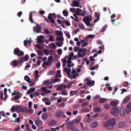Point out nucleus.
<instances>
[{"instance_id":"obj_1","label":"nucleus","mask_w":131,"mask_h":131,"mask_svg":"<svg viewBox=\"0 0 131 131\" xmlns=\"http://www.w3.org/2000/svg\"><path fill=\"white\" fill-rule=\"evenodd\" d=\"M116 124L115 119L113 118L107 120L103 124V125L104 127H107L109 130H111L113 128Z\"/></svg>"},{"instance_id":"obj_2","label":"nucleus","mask_w":131,"mask_h":131,"mask_svg":"<svg viewBox=\"0 0 131 131\" xmlns=\"http://www.w3.org/2000/svg\"><path fill=\"white\" fill-rule=\"evenodd\" d=\"M56 17V15L54 13L52 14L49 13L48 16V19L49 21L52 23H54L55 25L56 23L55 22V20L53 19L55 18Z\"/></svg>"},{"instance_id":"obj_3","label":"nucleus","mask_w":131,"mask_h":131,"mask_svg":"<svg viewBox=\"0 0 131 131\" xmlns=\"http://www.w3.org/2000/svg\"><path fill=\"white\" fill-rule=\"evenodd\" d=\"M111 113L116 116H117L119 115V110L117 107H114L112 108L111 111Z\"/></svg>"},{"instance_id":"obj_4","label":"nucleus","mask_w":131,"mask_h":131,"mask_svg":"<svg viewBox=\"0 0 131 131\" xmlns=\"http://www.w3.org/2000/svg\"><path fill=\"white\" fill-rule=\"evenodd\" d=\"M14 53L15 55L19 56H23L24 54L23 52V51H21L17 47L14 49Z\"/></svg>"},{"instance_id":"obj_5","label":"nucleus","mask_w":131,"mask_h":131,"mask_svg":"<svg viewBox=\"0 0 131 131\" xmlns=\"http://www.w3.org/2000/svg\"><path fill=\"white\" fill-rule=\"evenodd\" d=\"M126 113L129 114L131 111V102L129 103L126 107Z\"/></svg>"},{"instance_id":"obj_6","label":"nucleus","mask_w":131,"mask_h":131,"mask_svg":"<svg viewBox=\"0 0 131 131\" xmlns=\"http://www.w3.org/2000/svg\"><path fill=\"white\" fill-rule=\"evenodd\" d=\"M44 37V36H40L38 38V40L37 41V42L39 44H41L43 43V38Z\"/></svg>"},{"instance_id":"obj_7","label":"nucleus","mask_w":131,"mask_h":131,"mask_svg":"<svg viewBox=\"0 0 131 131\" xmlns=\"http://www.w3.org/2000/svg\"><path fill=\"white\" fill-rule=\"evenodd\" d=\"M63 114L64 113L62 111H58L54 113L55 116L57 117H61Z\"/></svg>"},{"instance_id":"obj_8","label":"nucleus","mask_w":131,"mask_h":131,"mask_svg":"<svg viewBox=\"0 0 131 131\" xmlns=\"http://www.w3.org/2000/svg\"><path fill=\"white\" fill-rule=\"evenodd\" d=\"M126 114L125 110L123 107H121L120 109V115L122 117H124Z\"/></svg>"},{"instance_id":"obj_9","label":"nucleus","mask_w":131,"mask_h":131,"mask_svg":"<svg viewBox=\"0 0 131 131\" xmlns=\"http://www.w3.org/2000/svg\"><path fill=\"white\" fill-rule=\"evenodd\" d=\"M86 81L87 82L86 83V84L88 85H92V86L94 85L95 82L94 81H91L89 80L88 78H86Z\"/></svg>"},{"instance_id":"obj_10","label":"nucleus","mask_w":131,"mask_h":131,"mask_svg":"<svg viewBox=\"0 0 131 131\" xmlns=\"http://www.w3.org/2000/svg\"><path fill=\"white\" fill-rule=\"evenodd\" d=\"M35 123L37 127H39L43 124V122L39 119H37L35 121Z\"/></svg>"},{"instance_id":"obj_11","label":"nucleus","mask_w":131,"mask_h":131,"mask_svg":"<svg viewBox=\"0 0 131 131\" xmlns=\"http://www.w3.org/2000/svg\"><path fill=\"white\" fill-rule=\"evenodd\" d=\"M118 124V127L119 128H123L124 127H127V126L126 125V123L124 122H119Z\"/></svg>"},{"instance_id":"obj_12","label":"nucleus","mask_w":131,"mask_h":131,"mask_svg":"<svg viewBox=\"0 0 131 131\" xmlns=\"http://www.w3.org/2000/svg\"><path fill=\"white\" fill-rule=\"evenodd\" d=\"M52 62H49L48 61L47 62H44L42 64V66L43 68L45 67V65H46L48 66H50L52 64Z\"/></svg>"},{"instance_id":"obj_13","label":"nucleus","mask_w":131,"mask_h":131,"mask_svg":"<svg viewBox=\"0 0 131 131\" xmlns=\"http://www.w3.org/2000/svg\"><path fill=\"white\" fill-rule=\"evenodd\" d=\"M80 4V3L79 2L76 1H75L73 2V4H71V5L73 7H79Z\"/></svg>"},{"instance_id":"obj_14","label":"nucleus","mask_w":131,"mask_h":131,"mask_svg":"<svg viewBox=\"0 0 131 131\" xmlns=\"http://www.w3.org/2000/svg\"><path fill=\"white\" fill-rule=\"evenodd\" d=\"M18 63V61L16 60H15L11 62L10 63V65L12 66L16 67L17 66Z\"/></svg>"},{"instance_id":"obj_15","label":"nucleus","mask_w":131,"mask_h":131,"mask_svg":"<svg viewBox=\"0 0 131 131\" xmlns=\"http://www.w3.org/2000/svg\"><path fill=\"white\" fill-rule=\"evenodd\" d=\"M111 22L112 24L115 26H117L119 24V22L117 21V19H111Z\"/></svg>"},{"instance_id":"obj_16","label":"nucleus","mask_w":131,"mask_h":131,"mask_svg":"<svg viewBox=\"0 0 131 131\" xmlns=\"http://www.w3.org/2000/svg\"><path fill=\"white\" fill-rule=\"evenodd\" d=\"M93 111L95 112H101L102 110L100 107H97L94 108Z\"/></svg>"},{"instance_id":"obj_17","label":"nucleus","mask_w":131,"mask_h":131,"mask_svg":"<svg viewBox=\"0 0 131 131\" xmlns=\"http://www.w3.org/2000/svg\"><path fill=\"white\" fill-rule=\"evenodd\" d=\"M24 79L29 83H30L32 82L31 81L30 78L27 75H26L25 76Z\"/></svg>"},{"instance_id":"obj_18","label":"nucleus","mask_w":131,"mask_h":131,"mask_svg":"<svg viewBox=\"0 0 131 131\" xmlns=\"http://www.w3.org/2000/svg\"><path fill=\"white\" fill-rule=\"evenodd\" d=\"M130 99V97L129 96H127L126 97V98L123 99L122 103L124 104L128 102Z\"/></svg>"},{"instance_id":"obj_19","label":"nucleus","mask_w":131,"mask_h":131,"mask_svg":"<svg viewBox=\"0 0 131 131\" xmlns=\"http://www.w3.org/2000/svg\"><path fill=\"white\" fill-rule=\"evenodd\" d=\"M61 94L64 95H68L67 91L64 90H62L60 92Z\"/></svg>"},{"instance_id":"obj_20","label":"nucleus","mask_w":131,"mask_h":131,"mask_svg":"<svg viewBox=\"0 0 131 131\" xmlns=\"http://www.w3.org/2000/svg\"><path fill=\"white\" fill-rule=\"evenodd\" d=\"M34 31L35 32L38 33L41 31V29L37 28V27L35 26L33 27Z\"/></svg>"},{"instance_id":"obj_21","label":"nucleus","mask_w":131,"mask_h":131,"mask_svg":"<svg viewBox=\"0 0 131 131\" xmlns=\"http://www.w3.org/2000/svg\"><path fill=\"white\" fill-rule=\"evenodd\" d=\"M32 12H30L29 15V20L32 23L33 22V20L32 19Z\"/></svg>"},{"instance_id":"obj_22","label":"nucleus","mask_w":131,"mask_h":131,"mask_svg":"<svg viewBox=\"0 0 131 131\" xmlns=\"http://www.w3.org/2000/svg\"><path fill=\"white\" fill-rule=\"evenodd\" d=\"M54 79L53 78L51 79L50 83H54L55 82H57L59 81V80L60 79L58 78H55Z\"/></svg>"},{"instance_id":"obj_23","label":"nucleus","mask_w":131,"mask_h":131,"mask_svg":"<svg viewBox=\"0 0 131 131\" xmlns=\"http://www.w3.org/2000/svg\"><path fill=\"white\" fill-rule=\"evenodd\" d=\"M98 124L96 122H93L90 125L93 128L96 127L97 126Z\"/></svg>"},{"instance_id":"obj_24","label":"nucleus","mask_w":131,"mask_h":131,"mask_svg":"<svg viewBox=\"0 0 131 131\" xmlns=\"http://www.w3.org/2000/svg\"><path fill=\"white\" fill-rule=\"evenodd\" d=\"M41 118L42 119H46L47 118L48 115L46 113L42 114L41 115Z\"/></svg>"},{"instance_id":"obj_25","label":"nucleus","mask_w":131,"mask_h":131,"mask_svg":"<svg viewBox=\"0 0 131 131\" xmlns=\"http://www.w3.org/2000/svg\"><path fill=\"white\" fill-rule=\"evenodd\" d=\"M107 27V24L105 25L100 30V31L101 32H104L106 30Z\"/></svg>"},{"instance_id":"obj_26","label":"nucleus","mask_w":131,"mask_h":131,"mask_svg":"<svg viewBox=\"0 0 131 131\" xmlns=\"http://www.w3.org/2000/svg\"><path fill=\"white\" fill-rule=\"evenodd\" d=\"M18 63L19 64H21L24 62V59L23 57H21L18 61Z\"/></svg>"},{"instance_id":"obj_27","label":"nucleus","mask_w":131,"mask_h":131,"mask_svg":"<svg viewBox=\"0 0 131 131\" xmlns=\"http://www.w3.org/2000/svg\"><path fill=\"white\" fill-rule=\"evenodd\" d=\"M14 92H13L12 94V96H14L15 95H19L20 94V93L19 91L17 90H14Z\"/></svg>"},{"instance_id":"obj_28","label":"nucleus","mask_w":131,"mask_h":131,"mask_svg":"<svg viewBox=\"0 0 131 131\" xmlns=\"http://www.w3.org/2000/svg\"><path fill=\"white\" fill-rule=\"evenodd\" d=\"M81 120V118L80 117H79L74 120V122L76 124L79 123Z\"/></svg>"},{"instance_id":"obj_29","label":"nucleus","mask_w":131,"mask_h":131,"mask_svg":"<svg viewBox=\"0 0 131 131\" xmlns=\"http://www.w3.org/2000/svg\"><path fill=\"white\" fill-rule=\"evenodd\" d=\"M54 74V71L53 70H50L48 71L47 74V75H52Z\"/></svg>"},{"instance_id":"obj_30","label":"nucleus","mask_w":131,"mask_h":131,"mask_svg":"<svg viewBox=\"0 0 131 131\" xmlns=\"http://www.w3.org/2000/svg\"><path fill=\"white\" fill-rule=\"evenodd\" d=\"M83 20L84 23L89 21L90 20V18L88 17H84L83 18Z\"/></svg>"},{"instance_id":"obj_31","label":"nucleus","mask_w":131,"mask_h":131,"mask_svg":"<svg viewBox=\"0 0 131 131\" xmlns=\"http://www.w3.org/2000/svg\"><path fill=\"white\" fill-rule=\"evenodd\" d=\"M56 124V121L53 120H52L50 121L49 123L50 126H53Z\"/></svg>"},{"instance_id":"obj_32","label":"nucleus","mask_w":131,"mask_h":131,"mask_svg":"<svg viewBox=\"0 0 131 131\" xmlns=\"http://www.w3.org/2000/svg\"><path fill=\"white\" fill-rule=\"evenodd\" d=\"M63 15L65 16H67L68 15V10H64L62 12Z\"/></svg>"},{"instance_id":"obj_33","label":"nucleus","mask_w":131,"mask_h":131,"mask_svg":"<svg viewBox=\"0 0 131 131\" xmlns=\"http://www.w3.org/2000/svg\"><path fill=\"white\" fill-rule=\"evenodd\" d=\"M63 84H60L56 88V90L57 91H60V90H62V89Z\"/></svg>"},{"instance_id":"obj_34","label":"nucleus","mask_w":131,"mask_h":131,"mask_svg":"<svg viewBox=\"0 0 131 131\" xmlns=\"http://www.w3.org/2000/svg\"><path fill=\"white\" fill-rule=\"evenodd\" d=\"M106 101V99L104 98H101L99 101V102L100 103H103L105 102Z\"/></svg>"},{"instance_id":"obj_35","label":"nucleus","mask_w":131,"mask_h":131,"mask_svg":"<svg viewBox=\"0 0 131 131\" xmlns=\"http://www.w3.org/2000/svg\"><path fill=\"white\" fill-rule=\"evenodd\" d=\"M21 108V106L20 105H17L16 107V111H18L20 112Z\"/></svg>"},{"instance_id":"obj_36","label":"nucleus","mask_w":131,"mask_h":131,"mask_svg":"<svg viewBox=\"0 0 131 131\" xmlns=\"http://www.w3.org/2000/svg\"><path fill=\"white\" fill-rule=\"evenodd\" d=\"M110 104L111 105L114 107L116 106L117 105V102L115 101H112L110 102Z\"/></svg>"},{"instance_id":"obj_37","label":"nucleus","mask_w":131,"mask_h":131,"mask_svg":"<svg viewBox=\"0 0 131 131\" xmlns=\"http://www.w3.org/2000/svg\"><path fill=\"white\" fill-rule=\"evenodd\" d=\"M56 34L58 36H60V35H62L63 33L62 31H60L57 30L56 31Z\"/></svg>"},{"instance_id":"obj_38","label":"nucleus","mask_w":131,"mask_h":131,"mask_svg":"<svg viewBox=\"0 0 131 131\" xmlns=\"http://www.w3.org/2000/svg\"><path fill=\"white\" fill-rule=\"evenodd\" d=\"M99 67V66L97 65H96L90 68V69L91 70H93L96 69L97 68Z\"/></svg>"},{"instance_id":"obj_39","label":"nucleus","mask_w":131,"mask_h":131,"mask_svg":"<svg viewBox=\"0 0 131 131\" xmlns=\"http://www.w3.org/2000/svg\"><path fill=\"white\" fill-rule=\"evenodd\" d=\"M69 125V126H68L67 127V129L70 130L73 129L74 128V126L72 125Z\"/></svg>"},{"instance_id":"obj_40","label":"nucleus","mask_w":131,"mask_h":131,"mask_svg":"<svg viewBox=\"0 0 131 131\" xmlns=\"http://www.w3.org/2000/svg\"><path fill=\"white\" fill-rule=\"evenodd\" d=\"M79 27L81 29H84V26L82 23H79Z\"/></svg>"},{"instance_id":"obj_41","label":"nucleus","mask_w":131,"mask_h":131,"mask_svg":"<svg viewBox=\"0 0 131 131\" xmlns=\"http://www.w3.org/2000/svg\"><path fill=\"white\" fill-rule=\"evenodd\" d=\"M27 107H23V108H21V110L20 112L22 113H23L27 111Z\"/></svg>"},{"instance_id":"obj_42","label":"nucleus","mask_w":131,"mask_h":131,"mask_svg":"<svg viewBox=\"0 0 131 131\" xmlns=\"http://www.w3.org/2000/svg\"><path fill=\"white\" fill-rule=\"evenodd\" d=\"M29 58V57L28 55V54H26L24 56V59L25 61H28Z\"/></svg>"},{"instance_id":"obj_43","label":"nucleus","mask_w":131,"mask_h":131,"mask_svg":"<svg viewBox=\"0 0 131 131\" xmlns=\"http://www.w3.org/2000/svg\"><path fill=\"white\" fill-rule=\"evenodd\" d=\"M82 112H89V110L87 108H83L82 109Z\"/></svg>"},{"instance_id":"obj_44","label":"nucleus","mask_w":131,"mask_h":131,"mask_svg":"<svg viewBox=\"0 0 131 131\" xmlns=\"http://www.w3.org/2000/svg\"><path fill=\"white\" fill-rule=\"evenodd\" d=\"M34 112V111L32 109H29L27 110L26 113H29L30 114H32Z\"/></svg>"},{"instance_id":"obj_45","label":"nucleus","mask_w":131,"mask_h":131,"mask_svg":"<svg viewBox=\"0 0 131 131\" xmlns=\"http://www.w3.org/2000/svg\"><path fill=\"white\" fill-rule=\"evenodd\" d=\"M104 108L106 110H108L110 108V106L108 104H106L104 105Z\"/></svg>"},{"instance_id":"obj_46","label":"nucleus","mask_w":131,"mask_h":131,"mask_svg":"<svg viewBox=\"0 0 131 131\" xmlns=\"http://www.w3.org/2000/svg\"><path fill=\"white\" fill-rule=\"evenodd\" d=\"M39 72L37 70H36L35 71V78H37L39 77V75L38 74Z\"/></svg>"},{"instance_id":"obj_47","label":"nucleus","mask_w":131,"mask_h":131,"mask_svg":"<svg viewBox=\"0 0 131 131\" xmlns=\"http://www.w3.org/2000/svg\"><path fill=\"white\" fill-rule=\"evenodd\" d=\"M53 57L52 56H49L48 58V61L51 62L52 63V61L53 60Z\"/></svg>"},{"instance_id":"obj_48","label":"nucleus","mask_w":131,"mask_h":131,"mask_svg":"<svg viewBox=\"0 0 131 131\" xmlns=\"http://www.w3.org/2000/svg\"><path fill=\"white\" fill-rule=\"evenodd\" d=\"M33 95L34 97H36L38 96L39 95V93L38 92H35L33 93Z\"/></svg>"},{"instance_id":"obj_49","label":"nucleus","mask_w":131,"mask_h":131,"mask_svg":"<svg viewBox=\"0 0 131 131\" xmlns=\"http://www.w3.org/2000/svg\"><path fill=\"white\" fill-rule=\"evenodd\" d=\"M0 98L2 100H3L4 99L3 97V92L2 91L0 92Z\"/></svg>"},{"instance_id":"obj_50","label":"nucleus","mask_w":131,"mask_h":131,"mask_svg":"<svg viewBox=\"0 0 131 131\" xmlns=\"http://www.w3.org/2000/svg\"><path fill=\"white\" fill-rule=\"evenodd\" d=\"M74 121H72L71 122H69L67 123L66 124L67 125H72L74 124Z\"/></svg>"},{"instance_id":"obj_51","label":"nucleus","mask_w":131,"mask_h":131,"mask_svg":"<svg viewBox=\"0 0 131 131\" xmlns=\"http://www.w3.org/2000/svg\"><path fill=\"white\" fill-rule=\"evenodd\" d=\"M56 40H57L61 41V40L63 41L64 40V39L63 37L62 39L60 37H58L56 38Z\"/></svg>"},{"instance_id":"obj_52","label":"nucleus","mask_w":131,"mask_h":131,"mask_svg":"<svg viewBox=\"0 0 131 131\" xmlns=\"http://www.w3.org/2000/svg\"><path fill=\"white\" fill-rule=\"evenodd\" d=\"M20 118L19 117H18L17 118L15 119V121H13L15 123H16V122H19L20 121Z\"/></svg>"},{"instance_id":"obj_53","label":"nucleus","mask_w":131,"mask_h":131,"mask_svg":"<svg viewBox=\"0 0 131 131\" xmlns=\"http://www.w3.org/2000/svg\"><path fill=\"white\" fill-rule=\"evenodd\" d=\"M73 83H74V82L73 81H72V82H71L69 83H68L67 84V88H71V85Z\"/></svg>"},{"instance_id":"obj_54","label":"nucleus","mask_w":131,"mask_h":131,"mask_svg":"<svg viewBox=\"0 0 131 131\" xmlns=\"http://www.w3.org/2000/svg\"><path fill=\"white\" fill-rule=\"evenodd\" d=\"M57 53L58 54L61 55L62 53V50L61 49H59L57 50Z\"/></svg>"},{"instance_id":"obj_55","label":"nucleus","mask_w":131,"mask_h":131,"mask_svg":"<svg viewBox=\"0 0 131 131\" xmlns=\"http://www.w3.org/2000/svg\"><path fill=\"white\" fill-rule=\"evenodd\" d=\"M89 104V103L88 102H85L81 104V106L82 107H84L86 105H88Z\"/></svg>"},{"instance_id":"obj_56","label":"nucleus","mask_w":131,"mask_h":131,"mask_svg":"<svg viewBox=\"0 0 131 131\" xmlns=\"http://www.w3.org/2000/svg\"><path fill=\"white\" fill-rule=\"evenodd\" d=\"M20 98V96L19 95H17L14 97V99L15 100L19 99Z\"/></svg>"},{"instance_id":"obj_57","label":"nucleus","mask_w":131,"mask_h":131,"mask_svg":"<svg viewBox=\"0 0 131 131\" xmlns=\"http://www.w3.org/2000/svg\"><path fill=\"white\" fill-rule=\"evenodd\" d=\"M16 109V107L15 106H13L10 109L11 112H13L15 111V110Z\"/></svg>"},{"instance_id":"obj_58","label":"nucleus","mask_w":131,"mask_h":131,"mask_svg":"<svg viewBox=\"0 0 131 131\" xmlns=\"http://www.w3.org/2000/svg\"><path fill=\"white\" fill-rule=\"evenodd\" d=\"M41 89L42 90V91L43 92H45V93L46 90V87H42L41 88Z\"/></svg>"},{"instance_id":"obj_59","label":"nucleus","mask_w":131,"mask_h":131,"mask_svg":"<svg viewBox=\"0 0 131 131\" xmlns=\"http://www.w3.org/2000/svg\"><path fill=\"white\" fill-rule=\"evenodd\" d=\"M60 63L59 62H58L56 64V66L57 68L58 69L60 68Z\"/></svg>"},{"instance_id":"obj_60","label":"nucleus","mask_w":131,"mask_h":131,"mask_svg":"<svg viewBox=\"0 0 131 131\" xmlns=\"http://www.w3.org/2000/svg\"><path fill=\"white\" fill-rule=\"evenodd\" d=\"M95 15L96 17L98 18L100 17V13L98 12H95Z\"/></svg>"},{"instance_id":"obj_61","label":"nucleus","mask_w":131,"mask_h":131,"mask_svg":"<svg viewBox=\"0 0 131 131\" xmlns=\"http://www.w3.org/2000/svg\"><path fill=\"white\" fill-rule=\"evenodd\" d=\"M94 37V35H89L88 36L87 38H93Z\"/></svg>"},{"instance_id":"obj_62","label":"nucleus","mask_w":131,"mask_h":131,"mask_svg":"<svg viewBox=\"0 0 131 131\" xmlns=\"http://www.w3.org/2000/svg\"><path fill=\"white\" fill-rule=\"evenodd\" d=\"M49 39L50 40L51 42H52V41H53L54 40H53V36L52 35H50L49 38Z\"/></svg>"},{"instance_id":"obj_63","label":"nucleus","mask_w":131,"mask_h":131,"mask_svg":"<svg viewBox=\"0 0 131 131\" xmlns=\"http://www.w3.org/2000/svg\"><path fill=\"white\" fill-rule=\"evenodd\" d=\"M56 44L57 46L58 47H60L62 46L61 43L59 42H56Z\"/></svg>"},{"instance_id":"obj_64","label":"nucleus","mask_w":131,"mask_h":131,"mask_svg":"<svg viewBox=\"0 0 131 131\" xmlns=\"http://www.w3.org/2000/svg\"><path fill=\"white\" fill-rule=\"evenodd\" d=\"M52 47L53 49H56V47L55 44L54 43H52Z\"/></svg>"}]
</instances>
